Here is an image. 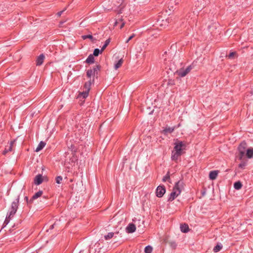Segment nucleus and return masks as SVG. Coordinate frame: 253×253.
<instances>
[{
	"label": "nucleus",
	"mask_w": 253,
	"mask_h": 253,
	"mask_svg": "<svg viewBox=\"0 0 253 253\" xmlns=\"http://www.w3.org/2000/svg\"><path fill=\"white\" fill-rule=\"evenodd\" d=\"M19 201V195H18L15 201H13L11 204L9 211L7 212L5 219L3 222V228L5 227L8 224L10 220L13 217L14 215L16 213L18 208Z\"/></svg>",
	"instance_id": "obj_1"
},
{
	"label": "nucleus",
	"mask_w": 253,
	"mask_h": 253,
	"mask_svg": "<svg viewBox=\"0 0 253 253\" xmlns=\"http://www.w3.org/2000/svg\"><path fill=\"white\" fill-rule=\"evenodd\" d=\"M165 64L166 65V72L167 74L168 78V85H172L173 81L172 80L173 76H174V72L173 71V62L172 61L167 60L165 59Z\"/></svg>",
	"instance_id": "obj_2"
},
{
	"label": "nucleus",
	"mask_w": 253,
	"mask_h": 253,
	"mask_svg": "<svg viewBox=\"0 0 253 253\" xmlns=\"http://www.w3.org/2000/svg\"><path fill=\"white\" fill-rule=\"evenodd\" d=\"M186 147L185 143L178 140L177 139L175 140V159L185 152Z\"/></svg>",
	"instance_id": "obj_3"
},
{
	"label": "nucleus",
	"mask_w": 253,
	"mask_h": 253,
	"mask_svg": "<svg viewBox=\"0 0 253 253\" xmlns=\"http://www.w3.org/2000/svg\"><path fill=\"white\" fill-rule=\"evenodd\" d=\"M247 144L245 141H243L240 143L238 147V150L239 152V160H242L243 158L245 156Z\"/></svg>",
	"instance_id": "obj_4"
},
{
	"label": "nucleus",
	"mask_w": 253,
	"mask_h": 253,
	"mask_svg": "<svg viewBox=\"0 0 253 253\" xmlns=\"http://www.w3.org/2000/svg\"><path fill=\"white\" fill-rule=\"evenodd\" d=\"M91 84L92 82L90 80L88 82L85 83L84 86V90H83V92L80 93L81 96H82L83 98H86L88 96L89 91L90 89V85Z\"/></svg>",
	"instance_id": "obj_5"
},
{
	"label": "nucleus",
	"mask_w": 253,
	"mask_h": 253,
	"mask_svg": "<svg viewBox=\"0 0 253 253\" xmlns=\"http://www.w3.org/2000/svg\"><path fill=\"white\" fill-rule=\"evenodd\" d=\"M183 189V183L182 181L175 183V198L181 193Z\"/></svg>",
	"instance_id": "obj_6"
},
{
	"label": "nucleus",
	"mask_w": 253,
	"mask_h": 253,
	"mask_svg": "<svg viewBox=\"0 0 253 253\" xmlns=\"http://www.w3.org/2000/svg\"><path fill=\"white\" fill-rule=\"evenodd\" d=\"M192 69L191 65L188 66L185 69H181L179 70H177L176 73L181 77H185Z\"/></svg>",
	"instance_id": "obj_7"
},
{
	"label": "nucleus",
	"mask_w": 253,
	"mask_h": 253,
	"mask_svg": "<svg viewBox=\"0 0 253 253\" xmlns=\"http://www.w3.org/2000/svg\"><path fill=\"white\" fill-rule=\"evenodd\" d=\"M192 69L191 65L188 66L185 69H181L179 70H177L176 73L181 77H185Z\"/></svg>",
	"instance_id": "obj_8"
},
{
	"label": "nucleus",
	"mask_w": 253,
	"mask_h": 253,
	"mask_svg": "<svg viewBox=\"0 0 253 253\" xmlns=\"http://www.w3.org/2000/svg\"><path fill=\"white\" fill-rule=\"evenodd\" d=\"M166 192V189L164 186H159L156 189V196L158 197H162Z\"/></svg>",
	"instance_id": "obj_9"
},
{
	"label": "nucleus",
	"mask_w": 253,
	"mask_h": 253,
	"mask_svg": "<svg viewBox=\"0 0 253 253\" xmlns=\"http://www.w3.org/2000/svg\"><path fill=\"white\" fill-rule=\"evenodd\" d=\"M133 221L135 222V225L137 226L138 231H140V232H143V228L144 227V221L141 220L140 219H138L137 220H133Z\"/></svg>",
	"instance_id": "obj_10"
},
{
	"label": "nucleus",
	"mask_w": 253,
	"mask_h": 253,
	"mask_svg": "<svg viewBox=\"0 0 253 253\" xmlns=\"http://www.w3.org/2000/svg\"><path fill=\"white\" fill-rule=\"evenodd\" d=\"M136 230V225L133 223H129L126 228V232L128 233H133Z\"/></svg>",
	"instance_id": "obj_11"
},
{
	"label": "nucleus",
	"mask_w": 253,
	"mask_h": 253,
	"mask_svg": "<svg viewBox=\"0 0 253 253\" xmlns=\"http://www.w3.org/2000/svg\"><path fill=\"white\" fill-rule=\"evenodd\" d=\"M45 58V56L43 54H40L36 59V65L37 66H41L44 61V59Z\"/></svg>",
	"instance_id": "obj_12"
},
{
	"label": "nucleus",
	"mask_w": 253,
	"mask_h": 253,
	"mask_svg": "<svg viewBox=\"0 0 253 253\" xmlns=\"http://www.w3.org/2000/svg\"><path fill=\"white\" fill-rule=\"evenodd\" d=\"M42 181V175L40 174L37 175L34 178V183L37 185H40Z\"/></svg>",
	"instance_id": "obj_13"
},
{
	"label": "nucleus",
	"mask_w": 253,
	"mask_h": 253,
	"mask_svg": "<svg viewBox=\"0 0 253 253\" xmlns=\"http://www.w3.org/2000/svg\"><path fill=\"white\" fill-rule=\"evenodd\" d=\"M180 231L183 233H187L189 231L188 225L186 223L181 224L180 225Z\"/></svg>",
	"instance_id": "obj_14"
},
{
	"label": "nucleus",
	"mask_w": 253,
	"mask_h": 253,
	"mask_svg": "<svg viewBox=\"0 0 253 253\" xmlns=\"http://www.w3.org/2000/svg\"><path fill=\"white\" fill-rule=\"evenodd\" d=\"M14 142H15V141H11L10 142L9 145L8 146H7L5 148L4 150L3 151V152H2L3 155H5L8 152H10L12 150V147H13Z\"/></svg>",
	"instance_id": "obj_15"
},
{
	"label": "nucleus",
	"mask_w": 253,
	"mask_h": 253,
	"mask_svg": "<svg viewBox=\"0 0 253 253\" xmlns=\"http://www.w3.org/2000/svg\"><path fill=\"white\" fill-rule=\"evenodd\" d=\"M246 156L249 159H251L253 157V148L250 147L247 149L246 153L245 154Z\"/></svg>",
	"instance_id": "obj_16"
},
{
	"label": "nucleus",
	"mask_w": 253,
	"mask_h": 253,
	"mask_svg": "<svg viewBox=\"0 0 253 253\" xmlns=\"http://www.w3.org/2000/svg\"><path fill=\"white\" fill-rule=\"evenodd\" d=\"M42 191L41 190H40L38 192L36 193L30 199V202H32L33 200H36L39 197H41L42 195Z\"/></svg>",
	"instance_id": "obj_17"
},
{
	"label": "nucleus",
	"mask_w": 253,
	"mask_h": 253,
	"mask_svg": "<svg viewBox=\"0 0 253 253\" xmlns=\"http://www.w3.org/2000/svg\"><path fill=\"white\" fill-rule=\"evenodd\" d=\"M218 175V171L217 170H212L210 171L209 174V178L211 180L215 179Z\"/></svg>",
	"instance_id": "obj_18"
},
{
	"label": "nucleus",
	"mask_w": 253,
	"mask_h": 253,
	"mask_svg": "<svg viewBox=\"0 0 253 253\" xmlns=\"http://www.w3.org/2000/svg\"><path fill=\"white\" fill-rule=\"evenodd\" d=\"M174 130L173 127H166L163 131V132L165 135H168L169 134H171L173 131Z\"/></svg>",
	"instance_id": "obj_19"
},
{
	"label": "nucleus",
	"mask_w": 253,
	"mask_h": 253,
	"mask_svg": "<svg viewBox=\"0 0 253 253\" xmlns=\"http://www.w3.org/2000/svg\"><path fill=\"white\" fill-rule=\"evenodd\" d=\"M85 62L88 64H92L94 62V56L92 54H90L85 60Z\"/></svg>",
	"instance_id": "obj_20"
},
{
	"label": "nucleus",
	"mask_w": 253,
	"mask_h": 253,
	"mask_svg": "<svg viewBox=\"0 0 253 253\" xmlns=\"http://www.w3.org/2000/svg\"><path fill=\"white\" fill-rule=\"evenodd\" d=\"M242 183L240 181H236L234 183V188L236 190H238L241 189V188L242 187Z\"/></svg>",
	"instance_id": "obj_21"
},
{
	"label": "nucleus",
	"mask_w": 253,
	"mask_h": 253,
	"mask_svg": "<svg viewBox=\"0 0 253 253\" xmlns=\"http://www.w3.org/2000/svg\"><path fill=\"white\" fill-rule=\"evenodd\" d=\"M45 145V143L43 141H41L36 149V152L41 151Z\"/></svg>",
	"instance_id": "obj_22"
},
{
	"label": "nucleus",
	"mask_w": 253,
	"mask_h": 253,
	"mask_svg": "<svg viewBox=\"0 0 253 253\" xmlns=\"http://www.w3.org/2000/svg\"><path fill=\"white\" fill-rule=\"evenodd\" d=\"M222 245L221 244H220V243L217 244L214 247L213 251L214 253H217L220 251V250L222 249Z\"/></svg>",
	"instance_id": "obj_23"
},
{
	"label": "nucleus",
	"mask_w": 253,
	"mask_h": 253,
	"mask_svg": "<svg viewBox=\"0 0 253 253\" xmlns=\"http://www.w3.org/2000/svg\"><path fill=\"white\" fill-rule=\"evenodd\" d=\"M123 63V59L122 58H121L117 62V63H116L115 64V66H114L115 69L116 70L118 69L119 68H120L122 66Z\"/></svg>",
	"instance_id": "obj_24"
},
{
	"label": "nucleus",
	"mask_w": 253,
	"mask_h": 253,
	"mask_svg": "<svg viewBox=\"0 0 253 253\" xmlns=\"http://www.w3.org/2000/svg\"><path fill=\"white\" fill-rule=\"evenodd\" d=\"M82 38L83 40L89 39L92 42H94L95 40V39H94L92 36L90 34L87 35H83L82 36Z\"/></svg>",
	"instance_id": "obj_25"
},
{
	"label": "nucleus",
	"mask_w": 253,
	"mask_h": 253,
	"mask_svg": "<svg viewBox=\"0 0 253 253\" xmlns=\"http://www.w3.org/2000/svg\"><path fill=\"white\" fill-rule=\"evenodd\" d=\"M170 176H169V172H168L167 173V174H166V175H165L163 178V181L164 182H165V181H168L169 182V183H171V182L170 181Z\"/></svg>",
	"instance_id": "obj_26"
},
{
	"label": "nucleus",
	"mask_w": 253,
	"mask_h": 253,
	"mask_svg": "<svg viewBox=\"0 0 253 253\" xmlns=\"http://www.w3.org/2000/svg\"><path fill=\"white\" fill-rule=\"evenodd\" d=\"M102 51H102V49L100 50L98 48H95L93 51V53L92 55L95 56H97L99 54L102 53Z\"/></svg>",
	"instance_id": "obj_27"
},
{
	"label": "nucleus",
	"mask_w": 253,
	"mask_h": 253,
	"mask_svg": "<svg viewBox=\"0 0 253 253\" xmlns=\"http://www.w3.org/2000/svg\"><path fill=\"white\" fill-rule=\"evenodd\" d=\"M174 200V186L172 187V191L170 193V196L168 199L169 201H172Z\"/></svg>",
	"instance_id": "obj_28"
},
{
	"label": "nucleus",
	"mask_w": 253,
	"mask_h": 253,
	"mask_svg": "<svg viewBox=\"0 0 253 253\" xmlns=\"http://www.w3.org/2000/svg\"><path fill=\"white\" fill-rule=\"evenodd\" d=\"M152 247L150 246H147L145 248V253H151L152 252Z\"/></svg>",
	"instance_id": "obj_29"
},
{
	"label": "nucleus",
	"mask_w": 253,
	"mask_h": 253,
	"mask_svg": "<svg viewBox=\"0 0 253 253\" xmlns=\"http://www.w3.org/2000/svg\"><path fill=\"white\" fill-rule=\"evenodd\" d=\"M110 42V39H108L107 40H106L104 44L101 48L102 51H103L106 48V47L108 46V45L109 44Z\"/></svg>",
	"instance_id": "obj_30"
},
{
	"label": "nucleus",
	"mask_w": 253,
	"mask_h": 253,
	"mask_svg": "<svg viewBox=\"0 0 253 253\" xmlns=\"http://www.w3.org/2000/svg\"><path fill=\"white\" fill-rule=\"evenodd\" d=\"M114 234L113 232H110L107 235H105L104 236V238L106 240L110 239L113 237Z\"/></svg>",
	"instance_id": "obj_31"
},
{
	"label": "nucleus",
	"mask_w": 253,
	"mask_h": 253,
	"mask_svg": "<svg viewBox=\"0 0 253 253\" xmlns=\"http://www.w3.org/2000/svg\"><path fill=\"white\" fill-rule=\"evenodd\" d=\"M92 75H94L93 70H88L86 72V76L88 78H90Z\"/></svg>",
	"instance_id": "obj_32"
},
{
	"label": "nucleus",
	"mask_w": 253,
	"mask_h": 253,
	"mask_svg": "<svg viewBox=\"0 0 253 253\" xmlns=\"http://www.w3.org/2000/svg\"><path fill=\"white\" fill-rule=\"evenodd\" d=\"M100 66L99 65H96V66H94V67L92 69V70H93V72L94 73V76L95 75V73L96 72L97 73V71L100 70Z\"/></svg>",
	"instance_id": "obj_33"
},
{
	"label": "nucleus",
	"mask_w": 253,
	"mask_h": 253,
	"mask_svg": "<svg viewBox=\"0 0 253 253\" xmlns=\"http://www.w3.org/2000/svg\"><path fill=\"white\" fill-rule=\"evenodd\" d=\"M246 165H247V162H242L239 165V168L241 169H244Z\"/></svg>",
	"instance_id": "obj_34"
},
{
	"label": "nucleus",
	"mask_w": 253,
	"mask_h": 253,
	"mask_svg": "<svg viewBox=\"0 0 253 253\" xmlns=\"http://www.w3.org/2000/svg\"><path fill=\"white\" fill-rule=\"evenodd\" d=\"M62 177L61 176H58L56 177V182L58 184H60L62 181Z\"/></svg>",
	"instance_id": "obj_35"
},
{
	"label": "nucleus",
	"mask_w": 253,
	"mask_h": 253,
	"mask_svg": "<svg viewBox=\"0 0 253 253\" xmlns=\"http://www.w3.org/2000/svg\"><path fill=\"white\" fill-rule=\"evenodd\" d=\"M236 54V52H231L228 55V57L229 58H232Z\"/></svg>",
	"instance_id": "obj_36"
},
{
	"label": "nucleus",
	"mask_w": 253,
	"mask_h": 253,
	"mask_svg": "<svg viewBox=\"0 0 253 253\" xmlns=\"http://www.w3.org/2000/svg\"><path fill=\"white\" fill-rule=\"evenodd\" d=\"M135 36V35L133 34L131 36H130L128 39L126 41V43L128 42L131 40Z\"/></svg>",
	"instance_id": "obj_37"
},
{
	"label": "nucleus",
	"mask_w": 253,
	"mask_h": 253,
	"mask_svg": "<svg viewBox=\"0 0 253 253\" xmlns=\"http://www.w3.org/2000/svg\"><path fill=\"white\" fill-rule=\"evenodd\" d=\"M171 158L172 160H174V150L171 151Z\"/></svg>",
	"instance_id": "obj_38"
},
{
	"label": "nucleus",
	"mask_w": 253,
	"mask_h": 253,
	"mask_svg": "<svg viewBox=\"0 0 253 253\" xmlns=\"http://www.w3.org/2000/svg\"><path fill=\"white\" fill-rule=\"evenodd\" d=\"M64 10H62V11H59L57 13V15L58 16H60L61 15V14H62Z\"/></svg>",
	"instance_id": "obj_39"
},
{
	"label": "nucleus",
	"mask_w": 253,
	"mask_h": 253,
	"mask_svg": "<svg viewBox=\"0 0 253 253\" xmlns=\"http://www.w3.org/2000/svg\"><path fill=\"white\" fill-rule=\"evenodd\" d=\"M25 200L26 201V202H27V203H29H29H30V201H28V197L26 196V197H25Z\"/></svg>",
	"instance_id": "obj_40"
},
{
	"label": "nucleus",
	"mask_w": 253,
	"mask_h": 253,
	"mask_svg": "<svg viewBox=\"0 0 253 253\" xmlns=\"http://www.w3.org/2000/svg\"><path fill=\"white\" fill-rule=\"evenodd\" d=\"M125 25V23H123L120 26V29H122Z\"/></svg>",
	"instance_id": "obj_41"
},
{
	"label": "nucleus",
	"mask_w": 253,
	"mask_h": 253,
	"mask_svg": "<svg viewBox=\"0 0 253 253\" xmlns=\"http://www.w3.org/2000/svg\"><path fill=\"white\" fill-rule=\"evenodd\" d=\"M54 225H52L50 227V229H52L53 228Z\"/></svg>",
	"instance_id": "obj_42"
},
{
	"label": "nucleus",
	"mask_w": 253,
	"mask_h": 253,
	"mask_svg": "<svg viewBox=\"0 0 253 253\" xmlns=\"http://www.w3.org/2000/svg\"><path fill=\"white\" fill-rule=\"evenodd\" d=\"M164 22L165 23V25H167V21H164Z\"/></svg>",
	"instance_id": "obj_43"
}]
</instances>
